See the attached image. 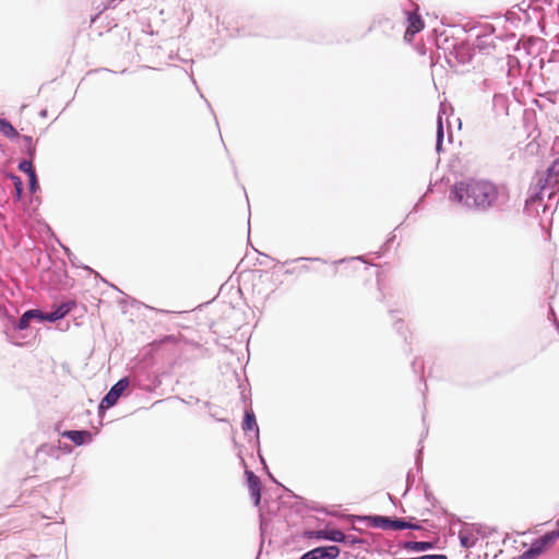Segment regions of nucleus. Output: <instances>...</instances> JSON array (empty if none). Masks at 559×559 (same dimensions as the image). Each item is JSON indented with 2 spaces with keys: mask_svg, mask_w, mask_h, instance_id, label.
Segmentation results:
<instances>
[{
  "mask_svg": "<svg viewBox=\"0 0 559 559\" xmlns=\"http://www.w3.org/2000/svg\"><path fill=\"white\" fill-rule=\"evenodd\" d=\"M298 261H318V262H322V263H326L325 260L321 259V258H309V257H299L297 259H294V260H288L286 261L285 263H289V262H298Z\"/></svg>",
  "mask_w": 559,
  "mask_h": 559,
  "instance_id": "obj_40",
  "label": "nucleus"
},
{
  "mask_svg": "<svg viewBox=\"0 0 559 559\" xmlns=\"http://www.w3.org/2000/svg\"><path fill=\"white\" fill-rule=\"evenodd\" d=\"M356 260L365 262V257L364 255H358V257H352V258H343V259L334 261V264H343V263H345L347 261H356Z\"/></svg>",
  "mask_w": 559,
  "mask_h": 559,
  "instance_id": "obj_41",
  "label": "nucleus"
},
{
  "mask_svg": "<svg viewBox=\"0 0 559 559\" xmlns=\"http://www.w3.org/2000/svg\"><path fill=\"white\" fill-rule=\"evenodd\" d=\"M286 274H293L294 273V270H286L285 271Z\"/></svg>",
  "mask_w": 559,
  "mask_h": 559,
  "instance_id": "obj_63",
  "label": "nucleus"
},
{
  "mask_svg": "<svg viewBox=\"0 0 559 559\" xmlns=\"http://www.w3.org/2000/svg\"><path fill=\"white\" fill-rule=\"evenodd\" d=\"M129 384H130L129 378L122 377L115 384H112L110 386V389L103 396V399L100 400V402L97 406V412L100 417H103L108 409H110L118 403L120 396L127 390Z\"/></svg>",
  "mask_w": 559,
  "mask_h": 559,
  "instance_id": "obj_5",
  "label": "nucleus"
},
{
  "mask_svg": "<svg viewBox=\"0 0 559 559\" xmlns=\"http://www.w3.org/2000/svg\"><path fill=\"white\" fill-rule=\"evenodd\" d=\"M41 451H44L45 453H47L49 456L51 457H55V459H59V449L57 445H53V444H44L41 447Z\"/></svg>",
  "mask_w": 559,
  "mask_h": 559,
  "instance_id": "obj_31",
  "label": "nucleus"
},
{
  "mask_svg": "<svg viewBox=\"0 0 559 559\" xmlns=\"http://www.w3.org/2000/svg\"><path fill=\"white\" fill-rule=\"evenodd\" d=\"M475 53L474 46H471L467 41H461L453 45L450 52L451 56L461 64H467L473 60Z\"/></svg>",
  "mask_w": 559,
  "mask_h": 559,
  "instance_id": "obj_11",
  "label": "nucleus"
},
{
  "mask_svg": "<svg viewBox=\"0 0 559 559\" xmlns=\"http://www.w3.org/2000/svg\"><path fill=\"white\" fill-rule=\"evenodd\" d=\"M423 559H448V556L444 554H427L423 555Z\"/></svg>",
  "mask_w": 559,
  "mask_h": 559,
  "instance_id": "obj_44",
  "label": "nucleus"
},
{
  "mask_svg": "<svg viewBox=\"0 0 559 559\" xmlns=\"http://www.w3.org/2000/svg\"><path fill=\"white\" fill-rule=\"evenodd\" d=\"M8 178L13 183L14 190L24 189V182L20 176L15 175L13 173H9Z\"/></svg>",
  "mask_w": 559,
  "mask_h": 559,
  "instance_id": "obj_33",
  "label": "nucleus"
},
{
  "mask_svg": "<svg viewBox=\"0 0 559 559\" xmlns=\"http://www.w3.org/2000/svg\"><path fill=\"white\" fill-rule=\"evenodd\" d=\"M428 435V429L425 430V432L421 435V438L419 440V443L423 442L424 438Z\"/></svg>",
  "mask_w": 559,
  "mask_h": 559,
  "instance_id": "obj_54",
  "label": "nucleus"
},
{
  "mask_svg": "<svg viewBox=\"0 0 559 559\" xmlns=\"http://www.w3.org/2000/svg\"><path fill=\"white\" fill-rule=\"evenodd\" d=\"M58 243H59V245H60V247L62 248L63 252L67 254V257H68V259H69V261H70V263H71V265H72L73 267H82V269H84V270H86V271H88V272H93V273H94V271H93L90 266H87V265H85V264H82V263L79 261V259L76 258V255H75V254L70 250V248H69L68 246H64L63 243H61V242H60V240H58ZM95 275H97V276H98V273H96V272H95Z\"/></svg>",
  "mask_w": 559,
  "mask_h": 559,
  "instance_id": "obj_23",
  "label": "nucleus"
},
{
  "mask_svg": "<svg viewBox=\"0 0 559 559\" xmlns=\"http://www.w3.org/2000/svg\"><path fill=\"white\" fill-rule=\"evenodd\" d=\"M27 179H28V191L31 194H36L38 191H40L39 180H38L36 173L27 176Z\"/></svg>",
  "mask_w": 559,
  "mask_h": 559,
  "instance_id": "obj_29",
  "label": "nucleus"
},
{
  "mask_svg": "<svg viewBox=\"0 0 559 559\" xmlns=\"http://www.w3.org/2000/svg\"><path fill=\"white\" fill-rule=\"evenodd\" d=\"M19 139L24 142V148L22 150L23 154L26 157L36 158V145L34 143L33 136L22 134Z\"/></svg>",
  "mask_w": 559,
  "mask_h": 559,
  "instance_id": "obj_22",
  "label": "nucleus"
},
{
  "mask_svg": "<svg viewBox=\"0 0 559 559\" xmlns=\"http://www.w3.org/2000/svg\"><path fill=\"white\" fill-rule=\"evenodd\" d=\"M260 531H261V537L263 538V535H264V522L263 521H261Z\"/></svg>",
  "mask_w": 559,
  "mask_h": 559,
  "instance_id": "obj_52",
  "label": "nucleus"
},
{
  "mask_svg": "<svg viewBox=\"0 0 559 559\" xmlns=\"http://www.w3.org/2000/svg\"><path fill=\"white\" fill-rule=\"evenodd\" d=\"M242 430L247 433L249 431H253L255 433V440L254 443L257 447H259V426L257 423V417L251 407L245 408L242 423H241Z\"/></svg>",
  "mask_w": 559,
  "mask_h": 559,
  "instance_id": "obj_12",
  "label": "nucleus"
},
{
  "mask_svg": "<svg viewBox=\"0 0 559 559\" xmlns=\"http://www.w3.org/2000/svg\"><path fill=\"white\" fill-rule=\"evenodd\" d=\"M98 431V429L94 432L87 429H67L60 431L59 435L60 437L70 440L74 445L82 447L92 443Z\"/></svg>",
  "mask_w": 559,
  "mask_h": 559,
  "instance_id": "obj_7",
  "label": "nucleus"
},
{
  "mask_svg": "<svg viewBox=\"0 0 559 559\" xmlns=\"http://www.w3.org/2000/svg\"><path fill=\"white\" fill-rule=\"evenodd\" d=\"M406 15V27L417 33L421 32L425 27V22L419 14V8L417 7L414 11H404Z\"/></svg>",
  "mask_w": 559,
  "mask_h": 559,
  "instance_id": "obj_16",
  "label": "nucleus"
},
{
  "mask_svg": "<svg viewBox=\"0 0 559 559\" xmlns=\"http://www.w3.org/2000/svg\"><path fill=\"white\" fill-rule=\"evenodd\" d=\"M23 193H24V189L14 190V193H13L14 201L15 202L21 201L22 197H23Z\"/></svg>",
  "mask_w": 559,
  "mask_h": 559,
  "instance_id": "obj_45",
  "label": "nucleus"
},
{
  "mask_svg": "<svg viewBox=\"0 0 559 559\" xmlns=\"http://www.w3.org/2000/svg\"><path fill=\"white\" fill-rule=\"evenodd\" d=\"M443 140H444L443 120H442V116L439 114L437 117V130H436V152L438 154L443 152Z\"/></svg>",
  "mask_w": 559,
  "mask_h": 559,
  "instance_id": "obj_21",
  "label": "nucleus"
},
{
  "mask_svg": "<svg viewBox=\"0 0 559 559\" xmlns=\"http://www.w3.org/2000/svg\"><path fill=\"white\" fill-rule=\"evenodd\" d=\"M448 141H449V142H452V141H453V134H452V132H451V131H449V133H448Z\"/></svg>",
  "mask_w": 559,
  "mask_h": 559,
  "instance_id": "obj_55",
  "label": "nucleus"
},
{
  "mask_svg": "<svg viewBox=\"0 0 559 559\" xmlns=\"http://www.w3.org/2000/svg\"><path fill=\"white\" fill-rule=\"evenodd\" d=\"M340 555L337 545H321L304 552L299 559H337Z\"/></svg>",
  "mask_w": 559,
  "mask_h": 559,
  "instance_id": "obj_8",
  "label": "nucleus"
},
{
  "mask_svg": "<svg viewBox=\"0 0 559 559\" xmlns=\"http://www.w3.org/2000/svg\"><path fill=\"white\" fill-rule=\"evenodd\" d=\"M554 163H557V168L559 170V157L552 160Z\"/></svg>",
  "mask_w": 559,
  "mask_h": 559,
  "instance_id": "obj_58",
  "label": "nucleus"
},
{
  "mask_svg": "<svg viewBox=\"0 0 559 559\" xmlns=\"http://www.w3.org/2000/svg\"><path fill=\"white\" fill-rule=\"evenodd\" d=\"M395 28V23L388 16L377 15L373 17L368 31L381 29L382 33L390 37Z\"/></svg>",
  "mask_w": 559,
  "mask_h": 559,
  "instance_id": "obj_14",
  "label": "nucleus"
},
{
  "mask_svg": "<svg viewBox=\"0 0 559 559\" xmlns=\"http://www.w3.org/2000/svg\"><path fill=\"white\" fill-rule=\"evenodd\" d=\"M425 513L430 514V513H431V510H430L429 508H427V509L423 512V514H425Z\"/></svg>",
  "mask_w": 559,
  "mask_h": 559,
  "instance_id": "obj_60",
  "label": "nucleus"
},
{
  "mask_svg": "<svg viewBox=\"0 0 559 559\" xmlns=\"http://www.w3.org/2000/svg\"><path fill=\"white\" fill-rule=\"evenodd\" d=\"M423 445L416 451L415 454V465L417 468V472H421L423 469Z\"/></svg>",
  "mask_w": 559,
  "mask_h": 559,
  "instance_id": "obj_37",
  "label": "nucleus"
},
{
  "mask_svg": "<svg viewBox=\"0 0 559 559\" xmlns=\"http://www.w3.org/2000/svg\"><path fill=\"white\" fill-rule=\"evenodd\" d=\"M396 236L394 233H391L388 237V239L385 240V242L381 246L380 248V251H379V257L384 254L388 250H389V246L395 240Z\"/></svg>",
  "mask_w": 559,
  "mask_h": 559,
  "instance_id": "obj_35",
  "label": "nucleus"
},
{
  "mask_svg": "<svg viewBox=\"0 0 559 559\" xmlns=\"http://www.w3.org/2000/svg\"><path fill=\"white\" fill-rule=\"evenodd\" d=\"M540 555L542 554L536 549L535 545L531 543L530 547L519 555L516 559H536Z\"/></svg>",
  "mask_w": 559,
  "mask_h": 559,
  "instance_id": "obj_28",
  "label": "nucleus"
},
{
  "mask_svg": "<svg viewBox=\"0 0 559 559\" xmlns=\"http://www.w3.org/2000/svg\"><path fill=\"white\" fill-rule=\"evenodd\" d=\"M467 526L471 528V531H473L474 535L477 537V536H481V537H486L487 534L485 532V526H483L481 524H478V523H467Z\"/></svg>",
  "mask_w": 559,
  "mask_h": 559,
  "instance_id": "obj_32",
  "label": "nucleus"
},
{
  "mask_svg": "<svg viewBox=\"0 0 559 559\" xmlns=\"http://www.w3.org/2000/svg\"><path fill=\"white\" fill-rule=\"evenodd\" d=\"M459 540L462 548L471 549L476 545L478 537L474 535L473 531L467 526V523H464L462 530L459 532Z\"/></svg>",
  "mask_w": 559,
  "mask_h": 559,
  "instance_id": "obj_17",
  "label": "nucleus"
},
{
  "mask_svg": "<svg viewBox=\"0 0 559 559\" xmlns=\"http://www.w3.org/2000/svg\"><path fill=\"white\" fill-rule=\"evenodd\" d=\"M399 547L413 552H424L433 549L435 543L425 540H404L399 543Z\"/></svg>",
  "mask_w": 559,
  "mask_h": 559,
  "instance_id": "obj_15",
  "label": "nucleus"
},
{
  "mask_svg": "<svg viewBox=\"0 0 559 559\" xmlns=\"http://www.w3.org/2000/svg\"><path fill=\"white\" fill-rule=\"evenodd\" d=\"M210 415H211L213 418H215L217 421H225V419L216 418V414H212V413H210Z\"/></svg>",
  "mask_w": 559,
  "mask_h": 559,
  "instance_id": "obj_56",
  "label": "nucleus"
},
{
  "mask_svg": "<svg viewBox=\"0 0 559 559\" xmlns=\"http://www.w3.org/2000/svg\"><path fill=\"white\" fill-rule=\"evenodd\" d=\"M39 117L47 118L48 117V110L46 108L41 109L39 111Z\"/></svg>",
  "mask_w": 559,
  "mask_h": 559,
  "instance_id": "obj_48",
  "label": "nucleus"
},
{
  "mask_svg": "<svg viewBox=\"0 0 559 559\" xmlns=\"http://www.w3.org/2000/svg\"><path fill=\"white\" fill-rule=\"evenodd\" d=\"M393 328L395 332L403 337L404 342H407V326L404 321L402 319L396 320Z\"/></svg>",
  "mask_w": 559,
  "mask_h": 559,
  "instance_id": "obj_30",
  "label": "nucleus"
},
{
  "mask_svg": "<svg viewBox=\"0 0 559 559\" xmlns=\"http://www.w3.org/2000/svg\"><path fill=\"white\" fill-rule=\"evenodd\" d=\"M499 188L487 179L465 178L455 181L449 190V200L467 212L486 214L498 206Z\"/></svg>",
  "mask_w": 559,
  "mask_h": 559,
  "instance_id": "obj_1",
  "label": "nucleus"
},
{
  "mask_svg": "<svg viewBox=\"0 0 559 559\" xmlns=\"http://www.w3.org/2000/svg\"><path fill=\"white\" fill-rule=\"evenodd\" d=\"M552 324L556 328L557 332L559 333V320L557 318L554 319Z\"/></svg>",
  "mask_w": 559,
  "mask_h": 559,
  "instance_id": "obj_50",
  "label": "nucleus"
},
{
  "mask_svg": "<svg viewBox=\"0 0 559 559\" xmlns=\"http://www.w3.org/2000/svg\"><path fill=\"white\" fill-rule=\"evenodd\" d=\"M135 304H138L136 299L131 298V306H134Z\"/></svg>",
  "mask_w": 559,
  "mask_h": 559,
  "instance_id": "obj_59",
  "label": "nucleus"
},
{
  "mask_svg": "<svg viewBox=\"0 0 559 559\" xmlns=\"http://www.w3.org/2000/svg\"><path fill=\"white\" fill-rule=\"evenodd\" d=\"M308 535H309V536H313V537H316L317 539L322 540V537H321V530H319V531H313V532H309V533H308Z\"/></svg>",
  "mask_w": 559,
  "mask_h": 559,
  "instance_id": "obj_46",
  "label": "nucleus"
},
{
  "mask_svg": "<svg viewBox=\"0 0 559 559\" xmlns=\"http://www.w3.org/2000/svg\"><path fill=\"white\" fill-rule=\"evenodd\" d=\"M559 539V530L546 532L544 535L533 539V544L540 554L548 550Z\"/></svg>",
  "mask_w": 559,
  "mask_h": 559,
  "instance_id": "obj_13",
  "label": "nucleus"
},
{
  "mask_svg": "<svg viewBox=\"0 0 559 559\" xmlns=\"http://www.w3.org/2000/svg\"><path fill=\"white\" fill-rule=\"evenodd\" d=\"M415 483V475L413 473V471H408L407 475H406V490L404 492V495L413 487Z\"/></svg>",
  "mask_w": 559,
  "mask_h": 559,
  "instance_id": "obj_39",
  "label": "nucleus"
},
{
  "mask_svg": "<svg viewBox=\"0 0 559 559\" xmlns=\"http://www.w3.org/2000/svg\"><path fill=\"white\" fill-rule=\"evenodd\" d=\"M559 170L557 168V163H551L547 169L545 170V174L538 178L537 183L530 194L528 199L525 202V205L527 206L530 203H537L543 200L544 191L546 189H550V192L548 194V199L555 198L557 190H559Z\"/></svg>",
  "mask_w": 559,
  "mask_h": 559,
  "instance_id": "obj_3",
  "label": "nucleus"
},
{
  "mask_svg": "<svg viewBox=\"0 0 559 559\" xmlns=\"http://www.w3.org/2000/svg\"><path fill=\"white\" fill-rule=\"evenodd\" d=\"M389 498H390V500H391L393 503H395V502H394L395 498H394L392 495H390V493H389Z\"/></svg>",
  "mask_w": 559,
  "mask_h": 559,
  "instance_id": "obj_62",
  "label": "nucleus"
},
{
  "mask_svg": "<svg viewBox=\"0 0 559 559\" xmlns=\"http://www.w3.org/2000/svg\"><path fill=\"white\" fill-rule=\"evenodd\" d=\"M159 384H160V380H158L157 377H154V379H153V386L156 388Z\"/></svg>",
  "mask_w": 559,
  "mask_h": 559,
  "instance_id": "obj_51",
  "label": "nucleus"
},
{
  "mask_svg": "<svg viewBox=\"0 0 559 559\" xmlns=\"http://www.w3.org/2000/svg\"><path fill=\"white\" fill-rule=\"evenodd\" d=\"M257 452H258L259 461H260V463H261V464H262V466H263V469H264L265 472H266V471H269V466H267L266 461H265V459H264V456H263V454H262V452H261V447H260V445H259V447H257Z\"/></svg>",
  "mask_w": 559,
  "mask_h": 559,
  "instance_id": "obj_43",
  "label": "nucleus"
},
{
  "mask_svg": "<svg viewBox=\"0 0 559 559\" xmlns=\"http://www.w3.org/2000/svg\"><path fill=\"white\" fill-rule=\"evenodd\" d=\"M416 34H418V33L413 31V29H409L408 27H406L405 33H404V40L406 43L413 41V39H414Z\"/></svg>",
  "mask_w": 559,
  "mask_h": 559,
  "instance_id": "obj_42",
  "label": "nucleus"
},
{
  "mask_svg": "<svg viewBox=\"0 0 559 559\" xmlns=\"http://www.w3.org/2000/svg\"><path fill=\"white\" fill-rule=\"evenodd\" d=\"M350 530L358 532L362 535L359 538L362 539L364 542H366V543H364V547H367L369 550H370L371 546L378 540V537H379L378 534L358 528L356 526H353Z\"/></svg>",
  "mask_w": 559,
  "mask_h": 559,
  "instance_id": "obj_24",
  "label": "nucleus"
},
{
  "mask_svg": "<svg viewBox=\"0 0 559 559\" xmlns=\"http://www.w3.org/2000/svg\"><path fill=\"white\" fill-rule=\"evenodd\" d=\"M55 307L63 319L71 312L72 309H74L76 307V302L73 300H67V301L61 302Z\"/></svg>",
  "mask_w": 559,
  "mask_h": 559,
  "instance_id": "obj_27",
  "label": "nucleus"
},
{
  "mask_svg": "<svg viewBox=\"0 0 559 559\" xmlns=\"http://www.w3.org/2000/svg\"><path fill=\"white\" fill-rule=\"evenodd\" d=\"M412 369L414 371V373L416 374H420V381L423 382V386L424 389H420L421 392H423V395H424V399L426 397V392H427V383L426 381L424 380L423 378V372H424V364L423 361L416 357L413 361H412Z\"/></svg>",
  "mask_w": 559,
  "mask_h": 559,
  "instance_id": "obj_26",
  "label": "nucleus"
},
{
  "mask_svg": "<svg viewBox=\"0 0 559 559\" xmlns=\"http://www.w3.org/2000/svg\"><path fill=\"white\" fill-rule=\"evenodd\" d=\"M301 269H302L304 271H309V266H307V265H304Z\"/></svg>",
  "mask_w": 559,
  "mask_h": 559,
  "instance_id": "obj_64",
  "label": "nucleus"
},
{
  "mask_svg": "<svg viewBox=\"0 0 559 559\" xmlns=\"http://www.w3.org/2000/svg\"><path fill=\"white\" fill-rule=\"evenodd\" d=\"M28 319H35L38 323L57 322L62 320V317L56 309L52 308L50 312H44L38 308L26 310L19 319H11V324L14 331H24L28 329Z\"/></svg>",
  "mask_w": 559,
  "mask_h": 559,
  "instance_id": "obj_4",
  "label": "nucleus"
},
{
  "mask_svg": "<svg viewBox=\"0 0 559 559\" xmlns=\"http://www.w3.org/2000/svg\"><path fill=\"white\" fill-rule=\"evenodd\" d=\"M389 498H390V500H391L393 503H395V502H394L395 498H394L392 495H390V493H389Z\"/></svg>",
  "mask_w": 559,
  "mask_h": 559,
  "instance_id": "obj_61",
  "label": "nucleus"
},
{
  "mask_svg": "<svg viewBox=\"0 0 559 559\" xmlns=\"http://www.w3.org/2000/svg\"><path fill=\"white\" fill-rule=\"evenodd\" d=\"M265 473L267 474L269 478H270L273 483L278 484V481H277V480H276V478L272 475V473L270 472V469H269V471H266Z\"/></svg>",
  "mask_w": 559,
  "mask_h": 559,
  "instance_id": "obj_49",
  "label": "nucleus"
},
{
  "mask_svg": "<svg viewBox=\"0 0 559 559\" xmlns=\"http://www.w3.org/2000/svg\"><path fill=\"white\" fill-rule=\"evenodd\" d=\"M548 318H549V320H551L552 322H554V319H555V318H557V317H556V312H555V310H554L551 307H550V309H549Z\"/></svg>",
  "mask_w": 559,
  "mask_h": 559,
  "instance_id": "obj_47",
  "label": "nucleus"
},
{
  "mask_svg": "<svg viewBox=\"0 0 559 559\" xmlns=\"http://www.w3.org/2000/svg\"><path fill=\"white\" fill-rule=\"evenodd\" d=\"M393 559H423V555L418 557H411V558H393Z\"/></svg>",
  "mask_w": 559,
  "mask_h": 559,
  "instance_id": "obj_53",
  "label": "nucleus"
},
{
  "mask_svg": "<svg viewBox=\"0 0 559 559\" xmlns=\"http://www.w3.org/2000/svg\"><path fill=\"white\" fill-rule=\"evenodd\" d=\"M364 540L360 539L358 536L353 534H345L343 532V538L341 539L340 544H343L350 548H359L367 552H369V549L367 547H364Z\"/></svg>",
  "mask_w": 559,
  "mask_h": 559,
  "instance_id": "obj_20",
  "label": "nucleus"
},
{
  "mask_svg": "<svg viewBox=\"0 0 559 559\" xmlns=\"http://www.w3.org/2000/svg\"><path fill=\"white\" fill-rule=\"evenodd\" d=\"M285 492H287L288 497L296 499V502L292 506V508L295 510L296 514L304 516V510L305 509H311L317 512H321L324 514H328L326 508L320 507L316 502H308L305 498L296 495L294 491H292L289 488L281 485Z\"/></svg>",
  "mask_w": 559,
  "mask_h": 559,
  "instance_id": "obj_9",
  "label": "nucleus"
},
{
  "mask_svg": "<svg viewBox=\"0 0 559 559\" xmlns=\"http://www.w3.org/2000/svg\"><path fill=\"white\" fill-rule=\"evenodd\" d=\"M424 496H425L426 501L429 502L431 507L435 508L437 506L438 500L436 499L433 493L429 490L428 485H425Z\"/></svg>",
  "mask_w": 559,
  "mask_h": 559,
  "instance_id": "obj_34",
  "label": "nucleus"
},
{
  "mask_svg": "<svg viewBox=\"0 0 559 559\" xmlns=\"http://www.w3.org/2000/svg\"><path fill=\"white\" fill-rule=\"evenodd\" d=\"M58 449L59 452H62L63 454H71L73 451V448L71 444L62 443L61 441H58Z\"/></svg>",
  "mask_w": 559,
  "mask_h": 559,
  "instance_id": "obj_38",
  "label": "nucleus"
},
{
  "mask_svg": "<svg viewBox=\"0 0 559 559\" xmlns=\"http://www.w3.org/2000/svg\"><path fill=\"white\" fill-rule=\"evenodd\" d=\"M321 537L322 540L340 544L341 539L343 538V532L336 527L326 524L321 530Z\"/></svg>",
  "mask_w": 559,
  "mask_h": 559,
  "instance_id": "obj_18",
  "label": "nucleus"
},
{
  "mask_svg": "<svg viewBox=\"0 0 559 559\" xmlns=\"http://www.w3.org/2000/svg\"><path fill=\"white\" fill-rule=\"evenodd\" d=\"M239 457H240V464L245 468V477H246L248 490H249L250 497L252 499L253 506L259 507L261 503V489H262L261 479L251 469H249V467L246 463V460L242 456H239Z\"/></svg>",
  "mask_w": 559,
  "mask_h": 559,
  "instance_id": "obj_6",
  "label": "nucleus"
},
{
  "mask_svg": "<svg viewBox=\"0 0 559 559\" xmlns=\"http://www.w3.org/2000/svg\"><path fill=\"white\" fill-rule=\"evenodd\" d=\"M348 519L353 522L365 524L367 527L391 530V531H404L413 530L420 531L423 526L419 522H414V518H396L381 514H350Z\"/></svg>",
  "mask_w": 559,
  "mask_h": 559,
  "instance_id": "obj_2",
  "label": "nucleus"
},
{
  "mask_svg": "<svg viewBox=\"0 0 559 559\" xmlns=\"http://www.w3.org/2000/svg\"><path fill=\"white\" fill-rule=\"evenodd\" d=\"M554 40L559 46V33L555 36Z\"/></svg>",
  "mask_w": 559,
  "mask_h": 559,
  "instance_id": "obj_57",
  "label": "nucleus"
},
{
  "mask_svg": "<svg viewBox=\"0 0 559 559\" xmlns=\"http://www.w3.org/2000/svg\"><path fill=\"white\" fill-rule=\"evenodd\" d=\"M441 514L445 515L449 518V524L450 525H455L457 523L461 522L460 518H457L456 515L450 513L447 509L444 508H440V511H439Z\"/></svg>",
  "mask_w": 559,
  "mask_h": 559,
  "instance_id": "obj_36",
  "label": "nucleus"
},
{
  "mask_svg": "<svg viewBox=\"0 0 559 559\" xmlns=\"http://www.w3.org/2000/svg\"><path fill=\"white\" fill-rule=\"evenodd\" d=\"M34 160L35 158L25 157L19 160L17 163V169L25 174L26 176L33 175L36 173L34 167Z\"/></svg>",
  "mask_w": 559,
  "mask_h": 559,
  "instance_id": "obj_25",
  "label": "nucleus"
},
{
  "mask_svg": "<svg viewBox=\"0 0 559 559\" xmlns=\"http://www.w3.org/2000/svg\"><path fill=\"white\" fill-rule=\"evenodd\" d=\"M495 31L496 28L492 24H486L483 27V32L476 36L474 48L484 53H488L491 48H495L496 45L492 38Z\"/></svg>",
  "mask_w": 559,
  "mask_h": 559,
  "instance_id": "obj_10",
  "label": "nucleus"
},
{
  "mask_svg": "<svg viewBox=\"0 0 559 559\" xmlns=\"http://www.w3.org/2000/svg\"><path fill=\"white\" fill-rule=\"evenodd\" d=\"M0 133L10 140L19 139L22 135L7 118L2 117H0Z\"/></svg>",
  "mask_w": 559,
  "mask_h": 559,
  "instance_id": "obj_19",
  "label": "nucleus"
}]
</instances>
